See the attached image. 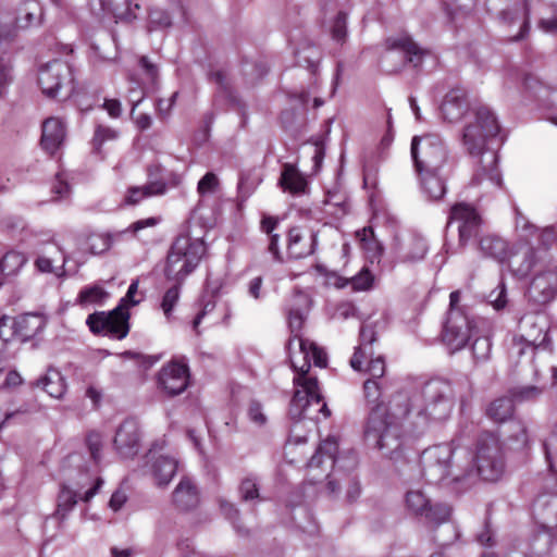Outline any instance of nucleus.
<instances>
[{
	"label": "nucleus",
	"mask_w": 557,
	"mask_h": 557,
	"mask_svg": "<svg viewBox=\"0 0 557 557\" xmlns=\"http://www.w3.org/2000/svg\"><path fill=\"white\" fill-rule=\"evenodd\" d=\"M189 384V369L183 361L172 360L164 364L157 375V385L169 396L182 394Z\"/></svg>",
	"instance_id": "obj_18"
},
{
	"label": "nucleus",
	"mask_w": 557,
	"mask_h": 557,
	"mask_svg": "<svg viewBox=\"0 0 557 557\" xmlns=\"http://www.w3.org/2000/svg\"><path fill=\"white\" fill-rule=\"evenodd\" d=\"M90 10L95 14L100 12H109L115 18H125L131 11L129 0H99V9L90 7Z\"/></svg>",
	"instance_id": "obj_47"
},
{
	"label": "nucleus",
	"mask_w": 557,
	"mask_h": 557,
	"mask_svg": "<svg viewBox=\"0 0 557 557\" xmlns=\"http://www.w3.org/2000/svg\"><path fill=\"white\" fill-rule=\"evenodd\" d=\"M472 108L473 107L469 106L466 91L461 88H453L445 95L441 106V112L445 121L456 123L466 114H468V120L471 115Z\"/></svg>",
	"instance_id": "obj_24"
},
{
	"label": "nucleus",
	"mask_w": 557,
	"mask_h": 557,
	"mask_svg": "<svg viewBox=\"0 0 557 557\" xmlns=\"http://www.w3.org/2000/svg\"><path fill=\"white\" fill-rule=\"evenodd\" d=\"M206 252V245L199 238L186 235L178 236L168 253L164 269L169 281L182 284L184 280L198 267Z\"/></svg>",
	"instance_id": "obj_7"
},
{
	"label": "nucleus",
	"mask_w": 557,
	"mask_h": 557,
	"mask_svg": "<svg viewBox=\"0 0 557 557\" xmlns=\"http://www.w3.org/2000/svg\"><path fill=\"white\" fill-rule=\"evenodd\" d=\"M164 442L152 444L144 457L143 473L150 475L159 487L166 486L178 469L175 456L163 453Z\"/></svg>",
	"instance_id": "obj_13"
},
{
	"label": "nucleus",
	"mask_w": 557,
	"mask_h": 557,
	"mask_svg": "<svg viewBox=\"0 0 557 557\" xmlns=\"http://www.w3.org/2000/svg\"><path fill=\"white\" fill-rule=\"evenodd\" d=\"M129 312L122 306H117L110 312H94L88 315L86 323L94 334L122 339L129 331Z\"/></svg>",
	"instance_id": "obj_14"
},
{
	"label": "nucleus",
	"mask_w": 557,
	"mask_h": 557,
	"mask_svg": "<svg viewBox=\"0 0 557 557\" xmlns=\"http://www.w3.org/2000/svg\"><path fill=\"white\" fill-rule=\"evenodd\" d=\"M173 503L176 508L182 511H188L198 506V490L188 478H183L175 487L173 492Z\"/></svg>",
	"instance_id": "obj_30"
},
{
	"label": "nucleus",
	"mask_w": 557,
	"mask_h": 557,
	"mask_svg": "<svg viewBox=\"0 0 557 557\" xmlns=\"http://www.w3.org/2000/svg\"><path fill=\"white\" fill-rule=\"evenodd\" d=\"M545 458L552 471L557 468V425L543 443Z\"/></svg>",
	"instance_id": "obj_52"
},
{
	"label": "nucleus",
	"mask_w": 557,
	"mask_h": 557,
	"mask_svg": "<svg viewBox=\"0 0 557 557\" xmlns=\"http://www.w3.org/2000/svg\"><path fill=\"white\" fill-rule=\"evenodd\" d=\"M178 92H173L169 98H160L157 101L156 109L160 119L165 120L170 116L172 108L175 104Z\"/></svg>",
	"instance_id": "obj_63"
},
{
	"label": "nucleus",
	"mask_w": 557,
	"mask_h": 557,
	"mask_svg": "<svg viewBox=\"0 0 557 557\" xmlns=\"http://www.w3.org/2000/svg\"><path fill=\"white\" fill-rule=\"evenodd\" d=\"M531 12H533V0H520L498 13V23L508 30L517 29L510 36L511 40L517 41L524 38L529 32V15Z\"/></svg>",
	"instance_id": "obj_17"
},
{
	"label": "nucleus",
	"mask_w": 557,
	"mask_h": 557,
	"mask_svg": "<svg viewBox=\"0 0 557 557\" xmlns=\"http://www.w3.org/2000/svg\"><path fill=\"white\" fill-rule=\"evenodd\" d=\"M165 184L160 181L149 183L143 187H132L128 189V193L125 197V202L128 205H137L143 199L150 196L162 195L165 193Z\"/></svg>",
	"instance_id": "obj_42"
},
{
	"label": "nucleus",
	"mask_w": 557,
	"mask_h": 557,
	"mask_svg": "<svg viewBox=\"0 0 557 557\" xmlns=\"http://www.w3.org/2000/svg\"><path fill=\"white\" fill-rule=\"evenodd\" d=\"M510 243L494 234L484 235L479 240V250L482 256L491 258L499 263H505Z\"/></svg>",
	"instance_id": "obj_31"
},
{
	"label": "nucleus",
	"mask_w": 557,
	"mask_h": 557,
	"mask_svg": "<svg viewBox=\"0 0 557 557\" xmlns=\"http://www.w3.org/2000/svg\"><path fill=\"white\" fill-rule=\"evenodd\" d=\"M472 473L485 481L499 480L505 471V461L498 437L492 433L482 434L476 444L474 457L471 455Z\"/></svg>",
	"instance_id": "obj_10"
},
{
	"label": "nucleus",
	"mask_w": 557,
	"mask_h": 557,
	"mask_svg": "<svg viewBox=\"0 0 557 557\" xmlns=\"http://www.w3.org/2000/svg\"><path fill=\"white\" fill-rule=\"evenodd\" d=\"M539 227L533 224L519 209H515V242H531L536 237Z\"/></svg>",
	"instance_id": "obj_43"
},
{
	"label": "nucleus",
	"mask_w": 557,
	"mask_h": 557,
	"mask_svg": "<svg viewBox=\"0 0 557 557\" xmlns=\"http://www.w3.org/2000/svg\"><path fill=\"white\" fill-rule=\"evenodd\" d=\"M13 42V34L5 26L0 24V95L12 82V63L9 54Z\"/></svg>",
	"instance_id": "obj_29"
},
{
	"label": "nucleus",
	"mask_w": 557,
	"mask_h": 557,
	"mask_svg": "<svg viewBox=\"0 0 557 557\" xmlns=\"http://www.w3.org/2000/svg\"><path fill=\"white\" fill-rule=\"evenodd\" d=\"M51 190L55 195V199H65L70 195L71 187L65 172L57 173Z\"/></svg>",
	"instance_id": "obj_60"
},
{
	"label": "nucleus",
	"mask_w": 557,
	"mask_h": 557,
	"mask_svg": "<svg viewBox=\"0 0 557 557\" xmlns=\"http://www.w3.org/2000/svg\"><path fill=\"white\" fill-rule=\"evenodd\" d=\"M311 300L306 293H295L287 308L288 326L290 337L287 344L292 368L295 372L293 382L295 393L289 406V416L296 421L287 448L306 443L307 437L297 434L299 422L302 419L317 420L320 414L330 417L331 412L323 400L318 379L310 373L311 362L315 367L325 368L327 357L325 351L315 343L302 337L301 329L310 310Z\"/></svg>",
	"instance_id": "obj_1"
},
{
	"label": "nucleus",
	"mask_w": 557,
	"mask_h": 557,
	"mask_svg": "<svg viewBox=\"0 0 557 557\" xmlns=\"http://www.w3.org/2000/svg\"><path fill=\"white\" fill-rule=\"evenodd\" d=\"M16 319L17 338L27 342L39 334L46 326V319L40 313H25Z\"/></svg>",
	"instance_id": "obj_33"
},
{
	"label": "nucleus",
	"mask_w": 557,
	"mask_h": 557,
	"mask_svg": "<svg viewBox=\"0 0 557 557\" xmlns=\"http://www.w3.org/2000/svg\"><path fill=\"white\" fill-rule=\"evenodd\" d=\"M66 137V128L59 117H48L41 125V148L49 154H55L63 146Z\"/></svg>",
	"instance_id": "obj_25"
},
{
	"label": "nucleus",
	"mask_w": 557,
	"mask_h": 557,
	"mask_svg": "<svg viewBox=\"0 0 557 557\" xmlns=\"http://www.w3.org/2000/svg\"><path fill=\"white\" fill-rule=\"evenodd\" d=\"M457 224L459 243L465 246L470 239L476 237L480 231L481 216L476 210L465 202L451 207L448 225Z\"/></svg>",
	"instance_id": "obj_20"
},
{
	"label": "nucleus",
	"mask_w": 557,
	"mask_h": 557,
	"mask_svg": "<svg viewBox=\"0 0 557 557\" xmlns=\"http://www.w3.org/2000/svg\"><path fill=\"white\" fill-rule=\"evenodd\" d=\"M77 497V491L69 487L67 485H62L58 495V504L54 516L61 521L64 520L69 512L75 507Z\"/></svg>",
	"instance_id": "obj_44"
},
{
	"label": "nucleus",
	"mask_w": 557,
	"mask_h": 557,
	"mask_svg": "<svg viewBox=\"0 0 557 557\" xmlns=\"http://www.w3.org/2000/svg\"><path fill=\"white\" fill-rule=\"evenodd\" d=\"M420 467V475L428 483L451 485L472 475L471 453L459 438H454L425 448Z\"/></svg>",
	"instance_id": "obj_5"
},
{
	"label": "nucleus",
	"mask_w": 557,
	"mask_h": 557,
	"mask_svg": "<svg viewBox=\"0 0 557 557\" xmlns=\"http://www.w3.org/2000/svg\"><path fill=\"white\" fill-rule=\"evenodd\" d=\"M333 40L343 42L347 37V15L338 12L330 26Z\"/></svg>",
	"instance_id": "obj_54"
},
{
	"label": "nucleus",
	"mask_w": 557,
	"mask_h": 557,
	"mask_svg": "<svg viewBox=\"0 0 557 557\" xmlns=\"http://www.w3.org/2000/svg\"><path fill=\"white\" fill-rule=\"evenodd\" d=\"M181 285L182 284L175 283L173 286L165 290L162 297L160 307L168 321L172 320L174 308L180 301Z\"/></svg>",
	"instance_id": "obj_49"
},
{
	"label": "nucleus",
	"mask_w": 557,
	"mask_h": 557,
	"mask_svg": "<svg viewBox=\"0 0 557 557\" xmlns=\"http://www.w3.org/2000/svg\"><path fill=\"white\" fill-rule=\"evenodd\" d=\"M383 391L384 386L377 380L368 379L363 384L366 399L368 403L375 404L364 426V441L370 447L388 455L400 446L399 426L395 420L401 419V416L394 414L393 400L391 401V413L383 403H379L383 396ZM401 406L400 404L396 409L399 410Z\"/></svg>",
	"instance_id": "obj_6"
},
{
	"label": "nucleus",
	"mask_w": 557,
	"mask_h": 557,
	"mask_svg": "<svg viewBox=\"0 0 557 557\" xmlns=\"http://www.w3.org/2000/svg\"><path fill=\"white\" fill-rule=\"evenodd\" d=\"M86 445L90 453V457L96 463L101 460L102 436L98 432H90L86 437Z\"/></svg>",
	"instance_id": "obj_61"
},
{
	"label": "nucleus",
	"mask_w": 557,
	"mask_h": 557,
	"mask_svg": "<svg viewBox=\"0 0 557 557\" xmlns=\"http://www.w3.org/2000/svg\"><path fill=\"white\" fill-rule=\"evenodd\" d=\"M36 385L41 387L53 398H61L66 389L64 377L61 372L55 369H49L47 373L37 381Z\"/></svg>",
	"instance_id": "obj_38"
},
{
	"label": "nucleus",
	"mask_w": 557,
	"mask_h": 557,
	"mask_svg": "<svg viewBox=\"0 0 557 557\" xmlns=\"http://www.w3.org/2000/svg\"><path fill=\"white\" fill-rule=\"evenodd\" d=\"M447 16L453 23L467 16L473 9V0H442Z\"/></svg>",
	"instance_id": "obj_48"
},
{
	"label": "nucleus",
	"mask_w": 557,
	"mask_h": 557,
	"mask_svg": "<svg viewBox=\"0 0 557 557\" xmlns=\"http://www.w3.org/2000/svg\"><path fill=\"white\" fill-rule=\"evenodd\" d=\"M460 292L455 290L449 295V309L443 329V342L451 352L462 349L468 343L474 330V321L467 309L459 305Z\"/></svg>",
	"instance_id": "obj_9"
},
{
	"label": "nucleus",
	"mask_w": 557,
	"mask_h": 557,
	"mask_svg": "<svg viewBox=\"0 0 557 557\" xmlns=\"http://www.w3.org/2000/svg\"><path fill=\"white\" fill-rule=\"evenodd\" d=\"M109 298V293L99 284L83 287L77 295V304L84 308L102 306Z\"/></svg>",
	"instance_id": "obj_40"
},
{
	"label": "nucleus",
	"mask_w": 557,
	"mask_h": 557,
	"mask_svg": "<svg viewBox=\"0 0 557 557\" xmlns=\"http://www.w3.org/2000/svg\"><path fill=\"white\" fill-rule=\"evenodd\" d=\"M557 295V271L548 270L537 274L529 287L530 298L541 305L552 301Z\"/></svg>",
	"instance_id": "obj_26"
},
{
	"label": "nucleus",
	"mask_w": 557,
	"mask_h": 557,
	"mask_svg": "<svg viewBox=\"0 0 557 557\" xmlns=\"http://www.w3.org/2000/svg\"><path fill=\"white\" fill-rule=\"evenodd\" d=\"M38 85L49 98H57L62 91L65 97L71 96L75 89L71 66L61 60L41 65L38 70Z\"/></svg>",
	"instance_id": "obj_12"
},
{
	"label": "nucleus",
	"mask_w": 557,
	"mask_h": 557,
	"mask_svg": "<svg viewBox=\"0 0 557 557\" xmlns=\"http://www.w3.org/2000/svg\"><path fill=\"white\" fill-rule=\"evenodd\" d=\"M295 58L299 66L315 73L320 61V52L315 46L310 44L304 45L300 49L296 50Z\"/></svg>",
	"instance_id": "obj_46"
},
{
	"label": "nucleus",
	"mask_w": 557,
	"mask_h": 557,
	"mask_svg": "<svg viewBox=\"0 0 557 557\" xmlns=\"http://www.w3.org/2000/svg\"><path fill=\"white\" fill-rule=\"evenodd\" d=\"M14 338H17L16 319L5 314L0 317V339L10 342Z\"/></svg>",
	"instance_id": "obj_57"
},
{
	"label": "nucleus",
	"mask_w": 557,
	"mask_h": 557,
	"mask_svg": "<svg viewBox=\"0 0 557 557\" xmlns=\"http://www.w3.org/2000/svg\"><path fill=\"white\" fill-rule=\"evenodd\" d=\"M505 263L513 276L527 277L536 263V253L532 243L515 242L510 244Z\"/></svg>",
	"instance_id": "obj_21"
},
{
	"label": "nucleus",
	"mask_w": 557,
	"mask_h": 557,
	"mask_svg": "<svg viewBox=\"0 0 557 557\" xmlns=\"http://www.w3.org/2000/svg\"><path fill=\"white\" fill-rule=\"evenodd\" d=\"M218 187H219L218 176L212 172H208L198 182L197 191L200 196H206V195L215 193Z\"/></svg>",
	"instance_id": "obj_58"
},
{
	"label": "nucleus",
	"mask_w": 557,
	"mask_h": 557,
	"mask_svg": "<svg viewBox=\"0 0 557 557\" xmlns=\"http://www.w3.org/2000/svg\"><path fill=\"white\" fill-rule=\"evenodd\" d=\"M500 132L494 112L484 104L471 109V115L462 129V146L479 164L471 180V186L479 187L488 194L502 186V173L497 166L498 154L488 147Z\"/></svg>",
	"instance_id": "obj_2"
},
{
	"label": "nucleus",
	"mask_w": 557,
	"mask_h": 557,
	"mask_svg": "<svg viewBox=\"0 0 557 557\" xmlns=\"http://www.w3.org/2000/svg\"><path fill=\"white\" fill-rule=\"evenodd\" d=\"M374 276L368 268H362L356 275L350 278L338 277L335 285L338 288L350 286L355 292L368 290L372 287Z\"/></svg>",
	"instance_id": "obj_41"
},
{
	"label": "nucleus",
	"mask_w": 557,
	"mask_h": 557,
	"mask_svg": "<svg viewBox=\"0 0 557 557\" xmlns=\"http://www.w3.org/2000/svg\"><path fill=\"white\" fill-rule=\"evenodd\" d=\"M113 243L111 234H94L89 237V247L92 253H101L108 250Z\"/></svg>",
	"instance_id": "obj_55"
},
{
	"label": "nucleus",
	"mask_w": 557,
	"mask_h": 557,
	"mask_svg": "<svg viewBox=\"0 0 557 557\" xmlns=\"http://www.w3.org/2000/svg\"><path fill=\"white\" fill-rule=\"evenodd\" d=\"M338 443L334 436H330L321 444L307 463V476L310 484H317L327 480L326 490L330 495L337 496L342 483L345 484V498L348 503L355 502L361 494L358 479L349 472L357 467V454L348 450L336 456Z\"/></svg>",
	"instance_id": "obj_4"
},
{
	"label": "nucleus",
	"mask_w": 557,
	"mask_h": 557,
	"mask_svg": "<svg viewBox=\"0 0 557 557\" xmlns=\"http://www.w3.org/2000/svg\"><path fill=\"white\" fill-rule=\"evenodd\" d=\"M239 493L246 502L259 498V487L256 478H245L240 483Z\"/></svg>",
	"instance_id": "obj_59"
},
{
	"label": "nucleus",
	"mask_w": 557,
	"mask_h": 557,
	"mask_svg": "<svg viewBox=\"0 0 557 557\" xmlns=\"http://www.w3.org/2000/svg\"><path fill=\"white\" fill-rule=\"evenodd\" d=\"M398 54L403 58L401 64L410 63L413 67H418L429 54V50L420 47L410 35L399 34L386 39V52L383 60L384 62L392 61Z\"/></svg>",
	"instance_id": "obj_16"
},
{
	"label": "nucleus",
	"mask_w": 557,
	"mask_h": 557,
	"mask_svg": "<svg viewBox=\"0 0 557 557\" xmlns=\"http://www.w3.org/2000/svg\"><path fill=\"white\" fill-rule=\"evenodd\" d=\"M42 20V7L37 0H24L15 18L18 28H28L40 25Z\"/></svg>",
	"instance_id": "obj_36"
},
{
	"label": "nucleus",
	"mask_w": 557,
	"mask_h": 557,
	"mask_svg": "<svg viewBox=\"0 0 557 557\" xmlns=\"http://www.w3.org/2000/svg\"><path fill=\"white\" fill-rule=\"evenodd\" d=\"M139 65L143 69L147 79L149 81L151 88H157L159 69L158 65L150 61L148 57H141L139 59Z\"/></svg>",
	"instance_id": "obj_62"
},
{
	"label": "nucleus",
	"mask_w": 557,
	"mask_h": 557,
	"mask_svg": "<svg viewBox=\"0 0 557 557\" xmlns=\"http://www.w3.org/2000/svg\"><path fill=\"white\" fill-rule=\"evenodd\" d=\"M492 344L488 337L482 336L475 338L472 344L473 357L476 361H485L491 354Z\"/></svg>",
	"instance_id": "obj_56"
},
{
	"label": "nucleus",
	"mask_w": 557,
	"mask_h": 557,
	"mask_svg": "<svg viewBox=\"0 0 557 557\" xmlns=\"http://www.w3.org/2000/svg\"><path fill=\"white\" fill-rule=\"evenodd\" d=\"M366 372L370 374L371 379L380 380L385 373V361L379 356L376 358H371Z\"/></svg>",
	"instance_id": "obj_64"
},
{
	"label": "nucleus",
	"mask_w": 557,
	"mask_h": 557,
	"mask_svg": "<svg viewBox=\"0 0 557 557\" xmlns=\"http://www.w3.org/2000/svg\"><path fill=\"white\" fill-rule=\"evenodd\" d=\"M113 444L122 458H133L140 446L138 422L135 419L124 420L116 430Z\"/></svg>",
	"instance_id": "obj_23"
},
{
	"label": "nucleus",
	"mask_w": 557,
	"mask_h": 557,
	"mask_svg": "<svg viewBox=\"0 0 557 557\" xmlns=\"http://www.w3.org/2000/svg\"><path fill=\"white\" fill-rule=\"evenodd\" d=\"M414 170L430 171L448 168V150L443 139L436 134L414 136L410 148Z\"/></svg>",
	"instance_id": "obj_11"
},
{
	"label": "nucleus",
	"mask_w": 557,
	"mask_h": 557,
	"mask_svg": "<svg viewBox=\"0 0 557 557\" xmlns=\"http://www.w3.org/2000/svg\"><path fill=\"white\" fill-rule=\"evenodd\" d=\"M403 405L394 414L401 416L405 428L412 434L423 433L431 422H443L450 418L456 392L451 382L433 379L423 384L411 397L399 393L393 398V407Z\"/></svg>",
	"instance_id": "obj_3"
},
{
	"label": "nucleus",
	"mask_w": 557,
	"mask_h": 557,
	"mask_svg": "<svg viewBox=\"0 0 557 557\" xmlns=\"http://www.w3.org/2000/svg\"><path fill=\"white\" fill-rule=\"evenodd\" d=\"M249 423L256 429H263L269 422V417L261 403L251 400L246 410Z\"/></svg>",
	"instance_id": "obj_51"
},
{
	"label": "nucleus",
	"mask_w": 557,
	"mask_h": 557,
	"mask_svg": "<svg viewBox=\"0 0 557 557\" xmlns=\"http://www.w3.org/2000/svg\"><path fill=\"white\" fill-rule=\"evenodd\" d=\"M26 255L17 250H9L0 258V287L12 277L20 274L26 265Z\"/></svg>",
	"instance_id": "obj_32"
},
{
	"label": "nucleus",
	"mask_w": 557,
	"mask_h": 557,
	"mask_svg": "<svg viewBox=\"0 0 557 557\" xmlns=\"http://www.w3.org/2000/svg\"><path fill=\"white\" fill-rule=\"evenodd\" d=\"M375 331L373 326L364 324L360 327V345L356 347L352 357L350 358V367L358 372H361L363 359L372 355L371 345L375 342Z\"/></svg>",
	"instance_id": "obj_34"
},
{
	"label": "nucleus",
	"mask_w": 557,
	"mask_h": 557,
	"mask_svg": "<svg viewBox=\"0 0 557 557\" xmlns=\"http://www.w3.org/2000/svg\"><path fill=\"white\" fill-rule=\"evenodd\" d=\"M67 257L63 249L52 243L44 247L37 255L34 267L37 272L42 274H52L57 278H64L67 275L65 264Z\"/></svg>",
	"instance_id": "obj_22"
},
{
	"label": "nucleus",
	"mask_w": 557,
	"mask_h": 557,
	"mask_svg": "<svg viewBox=\"0 0 557 557\" xmlns=\"http://www.w3.org/2000/svg\"><path fill=\"white\" fill-rule=\"evenodd\" d=\"M513 400L508 397L495 399L490 404L486 413L495 422H504L512 416Z\"/></svg>",
	"instance_id": "obj_45"
},
{
	"label": "nucleus",
	"mask_w": 557,
	"mask_h": 557,
	"mask_svg": "<svg viewBox=\"0 0 557 557\" xmlns=\"http://www.w3.org/2000/svg\"><path fill=\"white\" fill-rule=\"evenodd\" d=\"M447 169L417 171L422 191L431 200L441 199L446 193L445 173Z\"/></svg>",
	"instance_id": "obj_28"
},
{
	"label": "nucleus",
	"mask_w": 557,
	"mask_h": 557,
	"mask_svg": "<svg viewBox=\"0 0 557 557\" xmlns=\"http://www.w3.org/2000/svg\"><path fill=\"white\" fill-rule=\"evenodd\" d=\"M548 320L541 312H530L519 320L518 335L513 338L510 354L522 357L528 351L532 355L536 349H546L549 345L547 335Z\"/></svg>",
	"instance_id": "obj_8"
},
{
	"label": "nucleus",
	"mask_w": 557,
	"mask_h": 557,
	"mask_svg": "<svg viewBox=\"0 0 557 557\" xmlns=\"http://www.w3.org/2000/svg\"><path fill=\"white\" fill-rule=\"evenodd\" d=\"M119 137V132L114 128L99 125L94 134L92 146L94 149L100 152L101 147L108 143L115 140Z\"/></svg>",
	"instance_id": "obj_53"
},
{
	"label": "nucleus",
	"mask_w": 557,
	"mask_h": 557,
	"mask_svg": "<svg viewBox=\"0 0 557 557\" xmlns=\"http://www.w3.org/2000/svg\"><path fill=\"white\" fill-rule=\"evenodd\" d=\"M407 508L414 515L423 517L434 524L446 522L450 508L445 504L431 505L430 499L420 490H409L406 494Z\"/></svg>",
	"instance_id": "obj_19"
},
{
	"label": "nucleus",
	"mask_w": 557,
	"mask_h": 557,
	"mask_svg": "<svg viewBox=\"0 0 557 557\" xmlns=\"http://www.w3.org/2000/svg\"><path fill=\"white\" fill-rule=\"evenodd\" d=\"M278 183L284 191L293 195L305 194L308 187L306 177L290 163L283 165Z\"/></svg>",
	"instance_id": "obj_35"
},
{
	"label": "nucleus",
	"mask_w": 557,
	"mask_h": 557,
	"mask_svg": "<svg viewBox=\"0 0 557 557\" xmlns=\"http://www.w3.org/2000/svg\"><path fill=\"white\" fill-rule=\"evenodd\" d=\"M356 237L359 240L361 248L367 253L370 262H380L384 252V246L375 237L373 228L371 226L363 227L356 232Z\"/></svg>",
	"instance_id": "obj_37"
},
{
	"label": "nucleus",
	"mask_w": 557,
	"mask_h": 557,
	"mask_svg": "<svg viewBox=\"0 0 557 557\" xmlns=\"http://www.w3.org/2000/svg\"><path fill=\"white\" fill-rule=\"evenodd\" d=\"M317 236L300 227H292L288 232L287 251L292 258L300 259L313 253Z\"/></svg>",
	"instance_id": "obj_27"
},
{
	"label": "nucleus",
	"mask_w": 557,
	"mask_h": 557,
	"mask_svg": "<svg viewBox=\"0 0 557 557\" xmlns=\"http://www.w3.org/2000/svg\"><path fill=\"white\" fill-rule=\"evenodd\" d=\"M428 250L425 238L413 231L397 232L391 243V253L398 263L420 262Z\"/></svg>",
	"instance_id": "obj_15"
},
{
	"label": "nucleus",
	"mask_w": 557,
	"mask_h": 557,
	"mask_svg": "<svg viewBox=\"0 0 557 557\" xmlns=\"http://www.w3.org/2000/svg\"><path fill=\"white\" fill-rule=\"evenodd\" d=\"M506 445L511 450H523L530 446V437L524 422L512 420L508 425Z\"/></svg>",
	"instance_id": "obj_39"
},
{
	"label": "nucleus",
	"mask_w": 557,
	"mask_h": 557,
	"mask_svg": "<svg viewBox=\"0 0 557 557\" xmlns=\"http://www.w3.org/2000/svg\"><path fill=\"white\" fill-rule=\"evenodd\" d=\"M486 301L496 311L506 309L509 299L507 286L503 277L498 282L497 286L487 294Z\"/></svg>",
	"instance_id": "obj_50"
}]
</instances>
